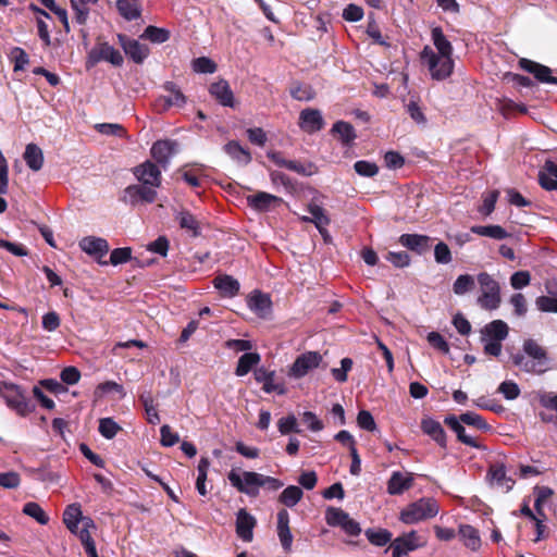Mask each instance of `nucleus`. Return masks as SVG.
<instances>
[{"instance_id": "52", "label": "nucleus", "mask_w": 557, "mask_h": 557, "mask_svg": "<svg viewBox=\"0 0 557 557\" xmlns=\"http://www.w3.org/2000/svg\"><path fill=\"white\" fill-rule=\"evenodd\" d=\"M139 399L145 407L148 422L157 424L160 421V417L153 405L152 396L150 394H143Z\"/></svg>"}, {"instance_id": "61", "label": "nucleus", "mask_w": 557, "mask_h": 557, "mask_svg": "<svg viewBox=\"0 0 557 557\" xmlns=\"http://www.w3.org/2000/svg\"><path fill=\"white\" fill-rule=\"evenodd\" d=\"M161 445L164 447H172L178 443L180 436L176 432H173L171 426L164 424L160 429Z\"/></svg>"}, {"instance_id": "16", "label": "nucleus", "mask_w": 557, "mask_h": 557, "mask_svg": "<svg viewBox=\"0 0 557 557\" xmlns=\"http://www.w3.org/2000/svg\"><path fill=\"white\" fill-rule=\"evenodd\" d=\"M5 388L13 391L12 395H4L3 398L11 409L15 410L21 416H26L33 410L29 401L26 399L20 387L15 384H4Z\"/></svg>"}, {"instance_id": "49", "label": "nucleus", "mask_w": 557, "mask_h": 557, "mask_svg": "<svg viewBox=\"0 0 557 557\" xmlns=\"http://www.w3.org/2000/svg\"><path fill=\"white\" fill-rule=\"evenodd\" d=\"M98 430L104 438L112 440L121 431V426L111 418H102Z\"/></svg>"}, {"instance_id": "48", "label": "nucleus", "mask_w": 557, "mask_h": 557, "mask_svg": "<svg viewBox=\"0 0 557 557\" xmlns=\"http://www.w3.org/2000/svg\"><path fill=\"white\" fill-rule=\"evenodd\" d=\"M366 536L368 541L375 546H384L392 540V533L384 529H368L366 531Z\"/></svg>"}, {"instance_id": "38", "label": "nucleus", "mask_w": 557, "mask_h": 557, "mask_svg": "<svg viewBox=\"0 0 557 557\" xmlns=\"http://www.w3.org/2000/svg\"><path fill=\"white\" fill-rule=\"evenodd\" d=\"M261 360L258 352H245L238 359L235 374L237 376H244L248 374L253 367H256Z\"/></svg>"}, {"instance_id": "20", "label": "nucleus", "mask_w": 557, "mask_h": 557, "mask_svg": "<svg viewBox=\"0 0 557 557\" xmlns=\"http://www.w3.org/2000/svg\"><path fill=\"white\" fill-rule=\"evenodd\" d=\"M413 485V475L409 472L394 471L387 482L389 495H400Z\"/></svg>"}, {"instance_id": "53", "label": "nucleus", "mask_w": 557, "mask_h": 557, "mask_svg": "<svg viewBox=\"0 0 557 557\" xmlns=\"http://www.w3.org/2000/svg\"><path fill=\"white\" fill-rule=\"evenodd\" d=\"M356 173L363 177H373L379 173V166L374 162L359 160L354 164Z\"/></svg>"}, {"instance_id": "63", "label": "nucleus", "mask_w": 557, "mask_h": 557, "mask_svg": "<svg viewBox=\"0 0 557 557\" xmlns=\"http://www.w3.org/2000/svg\"><path fill=\"white\" fill-rule=\"evenodd\" d=\"M132 249L129 247L115 248L110 256V263L113 265L122 264L131 260Z\"/></svg>"}, {"instance_id": "54", "label": "nucleus", "mask_w": 557, "mask_h": 557, "mask_svg": "<svg viewBox=\"0 0 557 557\" xmlns=\"http://www.w3.org/2000/svg\"><path fill=\"white\" fill-rule=\"evenodd\" d=\"M95 128L107 136L124 137L126 134L125 128L117 123H99L95 125Z\"/></svg>"}, {"instance_id": "64", "label": "nucleus", "mask_w": 557, "mask_h": 557, "mask_svg": "<svg viewBox=\"0 0 557 557\" xmlns=\"http://www.w3.org/2000/svg\"><path fill=\"white\" fill-rule=\"evenodd\" d=\"M535 305L542 312H557V298L540 296L536 298Z\"/></svg>"}, {"instance_id": "21", "label": "nucleus", "mask_w": 557, "mask_h": 557, "mask_svg": "<svg viewBox=\"0 0 557 557\" xmlns=\"http://www.w3.org/2000/svg\"><path fill=\"white\" fill-rule=\"evenodd\" d=\"M520 66L524 71L532 73L537 81L557 85V77L552 75V70L548 66L542 65L528 59H521Z\"/></svg>"}, {"instance_id": "62", "label": "nucleus", "mask_w": 557, "mask_h": 557, "mask_svg": "<svg viewBox=\"0 0 557 557\" xmlns=\"http://www.w3.org/2000/svg\"><path fill=\"white\" fill-rule=\"evenodd\" d=\"M290 95L294 99L299 101H309L313 99L314 92L310 86L297 85L290 89Z\"/></svg>"}, {"instance_id": "47", "label": "nucleus", "mask_w": 557, "mask_h": 557, "mask_svg": "<svg viewBox=\"0 0 557 557\" xmlns=\"http://www.w3.org/2000/svg\"><path fill=\"white\" fill-rule=\"evenodd\" d=\"M23 512L33 519H35L38 523L45 525L49 522V517L46 515L45 510L34 502L26 503L23 507Z\"/></svg>"}, {"instance_id": "37", "label": "nucleus", "mask_w": 557, "mask_h": 557, "mask_svg": "<svg viewBox=\"0 0 557 557\" xmlns=\"http://www.w3.org/2000/svg\"><path fill=\"white\" fill-rule=\"evenodd\" d=\"M470 230L473 234L497 240L509 237V233L500 225H474Z\"/></svg>"}, {"instance_id": "32", "label": "nucleus", "mask_w": 557, "mask_h": 557, "mask_svg": "<svg viewBox=\"0 0 557 557\" xmlns=\"http://www.w3.org/2000/svg\"><path fill=\"white\" fill-rule=\"evenodd\" d=\"M431 39L434 46L435 53L453 55L454 48L451 42L443 33L440 26L433 27L431 30Z\"/></svg>"}, {"instance_id": "31", "label": "nucleus", "mask_w": 557, "mask_h": 557, "mask_svg": "<svg viewBox=\"0 0 557 557\" xmlns=\"http://www.w3.org/2000/svg\"><path fill=\"white\" fill-rule=\"evenodd\" d=\"M539 182L544 189H557V164L553 161H546L539 172Z\"/></svg>"}, {"instance_id": "5", "label": "nucleus", "mask_w": 557, "mask_h": 557, "mask_svg": "<svg viewBox=\"0 0 557 557\" xmlns=\"http://www.w3.org/2000/svg\"><path fill=\"white\" fill-rule=\"evenodd\" d=\"M227 479L233 487L249 497H257L262 487V474L253 471L231 470Z\"/></svg>"}, {"instance_id": "36", "label": "nucleus", "mask_w": 557, "mask_h": 557, "mask_svg": "<svg viewBox=\"0 0 557 557\" xmlns=\"http://www.w3.org/2000/svg\"><path fill=\"white\" fill-rule=\"evenodd\" d=\"M116 8L119 13L127 21L140 17L141 7L137 0H117Z\"/></svg>"}, {"instance_id": "23", "label": "nucleus", "mask_w": 557, "mask_h": 557, "mask_svg": "<svg viewBox=\"0 0 557 557\" xmlns=\"http://www.w3.org/2000/svg\"><path fill=\"white\" fill-rule=\"evenodd\" d=\"M277 536L285 552H289L293 544V534L289 529V515L286 509L277 512Z\"/></svg>"}, {"instance_id": "26", "label": "nucleus", "mask_w": 557, "mask_h": 557, "mask_svg": "<svg viewBox=\"0 0 557 557\" xmlns=\"http://www.w3.org/2000/svg\"><path fill=\"white\" fill-rule=\"evenodd\" d=\"M281 198L265 191H258L257 194L247 197V203L250 208L257 211H268L273 206L280 203Z\"/></svg>"}, {"instance_id": "25", "label": "nucleus", "mask_w": 557, "mask_h": 557, "mask_svg": "<svg viewBox=\"0 0 557 557\" xmlns=\"http://www.w3.org/2000/svg\"><path fill=\"white\" fill-rule=\"evenodd\" d=\"M174 143L170 140H158L151 147V156L163 169H165L170 159L174 154Z\"/></svg>"}, {"instance_id": "17", "label": "nucleus", "mask_w": 557, "mask_h": 557, "mask_svg": "<svg viewBox=\"0 0 557 557\" xmlns=\"http://www.w3.org/2000/svg\"><path fill=\"white\" fill-rule=\"evenodd\" d=\"M257 524L256 518L246 509H239L236 515V534L244 542H251L253 529Z\"/></svg>"}, {"instance_id": "19", "label": "nucleus", "mask_w": 557, "mask_h": 557, "mask_svg": "<svg viewBox=\"0 0 557 557\" xmlns=\"http://www.w3.org/2000/svg\"><path fill=\"white\" fill-rule=\"evenodd\" d=\"M90 58L94 62L104 60L114 66H121L124 61L121 52L108 42H102L97 47V49L92 50Z\"/></svg>"}, {"instance_id": "30", "label": "nucleus", "mask_w": 557, "mask_h": 557, "mask_svg": "<svg viewBox=\"0 0 557 557\" xmlns=\"http://www.w3.org/2000/svg\"><path fill=\"white\" fill-rule=\"evenodd\" d=\"M213 285L225 297H234L239 292V282L231 275H218L213 280Z\"/></svg>"}, {"instance_id": "59", "label": "nucleus", "mask_w": 557, "mask_h": 557, "mask_svg": "<svg viewBox=\"0 0 557 557\" xmlns=\"http://www.w3.org/2000/svg\"><path fill=\"white\" fill-rule=\"evenodd\" d=\"M11 57L14 61V72L23 71L25 66L29 63L28 54L24 49L20 47H15L11 51Z\"/></svg>"}, {"instance_id": "11", "label": "nucleus", "mask_w": 557, "mask_h": 557, "mask_svg": "<svg viewBox=\"0 0 557 557\" xmlns=\"http://www.w3.org/2000/svg\"><path fill=\"white\" fill-rule=\"evenodd\" d=\"M486 479L492 486L506 493L511 491L515 484V481L507 476L505 465L498 461L490 465Z\"/></svg>"}, {"instance_id": "55", "label": "nucleus", "mask_w": 557, "mask_h": 557, "mask_svg": "<svg viewBox=\"0 0 557 557\" xmlns=\"http://www.w3.org/2000/svg\"><path fill=\"white\" fill-rule=\"evenodd\" d=\"M193 70L196 73L212 74L216 71V64L209 58L200 57L193 61Z\"/></svg>"}, {"instance_id": "3", "label": "nucleus", "mask_w": 557, "mask_h": 557, "mask_svg": "<svg viewBox=\"0 0 557 557\" xmlns=\"http://www.w3.org/2000/svg\"><path fill=\"white\" fill-rule=\"evenodd\" d=\"M440 506L432 497H422L407 505L399 515L401 522L406 524H416L420 521L432 519L437 516Z\"/></svg>"}, {"instance_id": "13", "label": "nucleus", "mask_w": 557, "mask_h": 557, "mask_svg": "<svg viewBox=\"0 0 557 557\" xmlns=\"http://www.w3.org/2000/svg\"><path fill=\"white\" fill-rule=\"evenodd\" d=\"M162 87L168 95L160 96L157 103L162 107L163 111L169 110L171 107L182 108L185 106L186 97L175 83L165 82Z\"/></svg>"}, {"instance_id": "28", "label": "nucleus", "mask_w": 557, "mask_h": 557, "mask_svg": "<svg viewBox=\"0 0 557 557\" xmlns=\"http://www.w3.org/2000/svg\"><path fill=\"white\" fill-rule=\"evenodd\" d=\"M445 424L448 425L457 435L458 440L471 447L480 448L478 441L466 433V429L459 418L455 416H448L444 420Z\"/></svg>"}, {"instance_id": "2", "label": "nucleus", "mask_w": 557, "mask_h": 557, "mask_svg": "<svg viewBox=\"0 0 557 557\" xmlns=\"http://www.w3.org/2000/svg\"><path fill=\"white\" fill-rule=\"evenodd\" d=\"M420 61L430 73L434 81H445L449 78L454 72L455 61L453 55L435 53L431 46H424L420 53Z\"/></svg>"}, {"instance_id": "9", "label": "nucleus", "mask_w": 557, "mask_h": 557, "mask_svg": "<svg viewBox=\"0 0 557 557\" xmlns=\"http://www.w3.org/2000/svg\"><path fill=\"white\" fill-rule=\"evenodd\" d=\"M119 44L123 48L125 54L135 63L141 64L149 54L148 46L126 35H117Z\"/></svg>"}, {"instance_id": "27", "label": "nucleus", "mask_w": 557, "mask_h": 557, "mask_svg": "<svg viewBox=\"0 0 557 557\" xmlns=\"http://www.w3.org/2000/svg\"><path fill=\"white\" fill-rule=\"evenodd\" d=\"M392 544L395 547H398L401 553L406 556L424 545V542L421 541V537L416 531H410L401 536L396 537Z\"/></svg>"}, {"instance_id": "1", "label": "nucleus", "mask_w": 557, "mask_h": 557, "mask_svg": "<svg viewBox=\"0 0 557 557\" xmlns=\"http://www.w3.org/2000/svg\"><path fill=\"white\" fill-rule=\"evenodd\" d=\"M546 349L536 341L529 338L523 342L522 352L512 356V362L521 371L531 374H543L548 368Z\"/></svg>"}, {"instance_id": "24", "label": "nucleus", "mask_w": 557, "mask_h": 557, "mask_svg": "<svg viewBox=\"0 0 557 557\" xmlns=\"http://www.w3.org/2000/svg\"><path fill=\"white\" fill-rule=\"evenodd\" d=\"M248 308L260 318H265L271 310V299L259 290L252 292L247 298Z\"/></svg>"}, {"instance_id": "33", "label": "nucleus", "mask_w": 557, "mask_h": 557, "mask_svg": "<svg viewBox=\"0 0 557 557\" xmlns=\"http://www.w3.org/2000/svg\"><path fill=\"white\" fill-rule=\"evenodd\" d=\"M421 429L425 434L431 436L440 446H446V435L440 422L431 418L423 419L421 422Z\"/></svg>"}, {"instance_id": "14", "label": "nucleus", "mask_w": 557, "mask_h": 557, "mask_svg": "<svg viewBox=\"0 0 557 557\" xmlns=\"http://www.w3.org/2000/svg\"><path fill=\"white\" fill-rule=\"evenodd\" d=\"M79 248L87 255L95 257L100 264L108 263L101 261L109 251V244L104 238L86 236L79 242Z\"/></svg>"}, {"instance_id": "10", "label": "nucleus", "mask_w": 557, "mask_h": 557, "mask_svg": "<svg viewBox=\"0 0 557 557\" xmlns=\"http://www.w3.org/2000/svg\"><path fill=\"white\" fill-rule=\"evenodd\" d=\"M133 173L140 183L154 189L161 185V171L159 166L151 161H146L135 166Z\"/></svg>"}, {"instance_id": "7", "label": "nucleus", "mask_w": 557, "mask_h": 557, "mask_svg": "<svg viewBox=\"0 0 557 557\" xmlns=\"http://www.w3.org/2000/svg\"><path fill=\"white\" fill-rule=\"evenodd\" d=\"M322 362V355L318 351H306L299 355L289 367L287 375L292 379H301Z\"/></svg>"}, {"instance_id": "35", "label": "nucleus", "mask_w": 557, "mask_h": 557, "mask_svg": "<svg viewBox=\"0 0 557 557\" xmlns=\"http://www.w3.org/2000/svg\"><path fill=\"white\" fill-rule=\"evenodd\" d=\"M24 160L30 170L39 171L44 164L42 150L35 144H28L25 148Z\"/></svg>"}, {"instance_id": "42", "label": "nucleus", "mask_w": 557, "mask_h": 557, "mask_svg": "<svg viewBox=\"0 0 557 557\" xmlns=\"http://www.w3.org/2000/svg\"><path fill=\"white\" fill-rule=\"evenodd\" d=\"M140 38L148 39L153 44H163L170 39V32L166 28L150 25L146 27Z\"/></svg>"}, {"instance_id": "39", "label": "nucleus", "mask_w": 557, "mask_h": 557, "mask_svg": "<svg viewBox=\"0 0 557 557\" xmlns=\"http://www.w3.org/2000/svg\"><path fill=\"white\" fill-rule=\"evenodd\" d=\"M83 519L84 517H82L81 506L77 504L67 506L63 513V522L71 532H76V529H78V524H82Z\"/></svg>"}, {"instance_id": "44", "label": "nucleus", "mask_w": 557, "mask_h": 557, "mask_svg": "<svg viewBox=\"0 0 557 557\" xmlns=\"http://www.w3.org/2000/svg\"><path fill=\"white\" fill-rule=\"evenodd\" d=\"M175 219L182 228L191 232L194 236H197L199 234L198 221L190 212L180 211L176 214Z\"/></svg>"}, {"instance_id": "12", "label": "nucleus", "mask_w": 557, "mask_h": 557, "mask_svg": "<svg viewBox=\"0 0 557 557\" xmlns=\"http://www.w3.org/2000/svg\"><path fill=\"white\" fill-rule=\"evenodd\" d=\"M253 375L255 380L262 384V389L265 393H276L278 395H284L286 393L284 383L276 380L275 371H270L264 367H261L255 370Z\"/></svg>"}, {"instance_id": "40", "label": "nucleus", "mask_w": 557, "mask_h": 557, "mask_svg": "<svg viewBox=\"0 0 557 557\" xmlns=\"http://www.w3.org/2000/svg\"><path fill=\"white\" fill-rule=\"evenodd\" d=\"M459 534L465 545L471 550H476L481 546V539L479 532L469 524H462L459 527Z\"/></svg>"}, {"instance_id": "22", "label": "nucleus", "mask_w": 557, "mask_h": 557, "mask_svg": "<svg viewBox=\"0 0 557 557\" xmlns=\"http://www.w3.org/2000/svg\"><path fill=\"white\" fill-rule=\"evenodd\" d=\"M399 244L411 251L422 255L431 247V237L421 234H403Z\"/></svg>"}, {"instance_id": "50", "label": "nucleus", "mask_w": 557, "mask_h": 557, "mask_svg": "<svg viewBox=\"0 0 557 557\" xmlns=\"http://www.w3.org/2000/svg\"><path fill=\"white\" fill-rule=\"evenodd\" d=\"M499 197L498 190H492L482 196V205L479 208V212L484 216H488L495 209V205Z\"/></svg>"}, {"instance_id": "43", "label": "nucleus", "mask_w": 557, "mask_h": 557, "mask_svg": "<svg viewBox=\"0 0 557 557\" xmlns=\"http://www.w3.org/2000/svg\"><path fill=\"white\" fill-rule=\"evenodd\" d=\"M302 490L296 485H289L283 490L280 495V502L287 506L294 507L302 498Z\"/></svg>"}, {"instance_id": "58", "label": "nucleus", "mask_w": 557, "mask_h": 557, "mask_svg": "<svg viewBox=\"0 0 557 557\" xmlns=\"http://www.w3.org/2000/svg\"><path fill=\"white\" fill-rule=\"evenodd\" d=\"M510 305L513 307V312L517 317H523L528 312V304L523 294L516 293L509 299Z\"/></svg>"}, {"instance_id": "60", "label": "nucleus", "mask_w": 557, "mask_h": 557, "mask_svg": "<svg viewBox=\"0 0 557 557\" xmlns=\"http://www.w3.org/2000/svg\"><path fill=\"white\" fill-rule=\"evenodd\" d=\"M434 258L440 264L449 263L453 259L449 247L443 242L436 244L434 247Z\"/></svg>"}, {"instance_id": "46", "label": "nucleus", "mask_w": 557, "mask_h": 557, "mask_svg": "<svg viewBox=\"0 0 557 557\" xmlns=\"http://www.w3.org/2000/svg\"><path fill=\"white\" fill-rule=\"evenodd\" d=\"M475 281L474 277L470 274H461L459 275L453 285V290L456 295H465L466 293L472 290L474 288Z\"/></svg>"}, {"instance_id": "18", "label": "nucleus", "mask_w": 557, "mask_h": 557, "mask_svg": "<svg viewBox=\"0 0 557 557\" xmlns=\"http://www.w3.org/2000/svg\"><path fill=\"white\" fill-rule=\"evenodd\" d=\"M210 95L223 107H235L234 94L225 79L214 82L209 87Z\"/></svg>"}, {"instance_id": "56", "label": "nucleus", "mask_w": 557, "mask_h": 557, "mask_svg": "<svg viewBox=\"0 0 557 557\" xmlns=\"http://www.w3.org/2000/svg\"><path fill=\"white\" fill-rule=\"evenodd\" d=\"M507 400L517 399L521 393L520 387L513 381H504L497 389Z\"/></svg>"}, {"instance_id": "8", "label": "nucleus", "mask_w": 557, "mask_h": 557, "mask_svg": "<svg viewBox=\"0 0 557 557\" xmlns=\"http://www.w3.org/2000/svg\"><path fill=\"white\" fill-rule=\"evenodd\" d=\"M157 198V190L148 185H129L124 189L122 200L132 206H136L139 202L151 203Z\"/></svg>"}, {"instance_id": "15", "label": "nucleus", "mask_w": 557, "mask_h": 557, "mask_svg": "<svg viewBox=\"0 0 557 557\" xmlns=\"http://www.w3.org/2000/svg\"><path fill=\"white\" fill-rule=\"evenodd\" d=\"M299 127L308 133L313 134L321 131L324 126L322 113L318 109L307 108L299 113Z\"/></svg>"}, {"instance_id": "45", "label": "nucleus", "mask_w": 557, "mask_h": 557, "mask_svg": "<svg viewBox=\"0 0 557 557\" xmlns=\"http://www.w3.org/2000/svg\"><path fill=\"white\" fill-rule=\"evenodd\" d=\"M310 212V222L315 225L317 228H323L330 224V218L326 215L324 209L315 203H310L308 207Z\"/></svg>"}, {"instance_id": "4", "label": "nucleus", "mask_w": 557, "mask_h": 557, "mask_svg": "<svg viewBox=\"0 0 557 557\" xmlns=\"http://www.w3.org/2000/svg\"><path fill=\"white\" fill-rule=\"evenodd\" d=\"M478 282L481 287V295L478 297V305L485 310H496L502 302L500 286L498 282L486 272L479 273Z\"/></svg>"}, {"instance_id": "41", "label": "nucleus", "mask_w": 557, "mask_h": 557, "mask_svg": "<svg viewBox=\"0 0 557 557\" xmlns=\"http://www.w3.org/2000/svg\"><path fill=\"white\" fill-rule=\"evenodd\" d=\"M332 132L339 136V139L342 140L343 145H345V146L350 145L356 138L355 128L348 122H344V121L336 122L332 127Z\"/></svg>"}, {"instance_id": "6", "label": "nucleus", "mask_w": 557, "mask_h": 557, "mask_svg": "<svg viewBox=\"0 0 557 557\" xmlns=\"http://www.w3.org/2000/svg\"><path fill=\"white\" fill-rule=\"evenodd\" d=\"M325 521L330 527H339L350 536H358L361 533L360 524L351 519L342 508L327 507L325 510Z\"/></svg>"}, {"instance_id": "57", "label": "nucleus", "mask_w": 557, "mask_h": 557, "mask_svg": "<svg viewBox=\"0 0 557 557\" xmlns=\"http://www.w3.org/2000/svg\"><path fill=\"white\" fill-rule=\"evenodd\" d=\"M94 527V521L90 518H84L82 520V524H78V529H76V532L73 533L76 534L79 537L82 544L85 545L94 541L89 533V529Z\"/></svg>"}, {"instance_id": "51", "label": "nucleus", "mask_w": 557, "mask_h": 557, "mask_svg": "<svg viewBox=\"0 0 557 557\" xmlns=\"http://www.w3.org/2000/svg\"><path fill=\"white\" fill-rule=\"evenodd\" d=\"M459 420L462 423H465L467 425L474 426L479 430L487 431L491 429V426L486 423V421L483 419L482 416H480L475 412H472V411H468V412L460 414Z\"/></svg>"}, {"instance_id": "29", "label": "nucleus", "mask_w": 557, "mask_h": 557, "mask_svg": "<svg viewBox=\"0 0 557 557\" xmlns=\"http://www.w3.org/2000/svg\"><path fill=\"white\" fill-rule=\"evenodd\" d=\"M508 333L509 327L503 320H494L487 323L481 332L482 337L499 342L506 339Z\"/></svg>"}, {"instance_id": "34", "label": "nucleus", "mask_w": 557, "mask_h": 557, "mask_svg": "<svg viewBox=\"0 0 557 557\" xmlns=\"http://www.w3.org/2000/svg\"><path fill=\"white\" fill-rule=\"evenodd\" d=\"M224 151L239 164L247 165L251 161L250 152L236 140L228 141L224 146Z\"/></svg>"}]
</instances>
